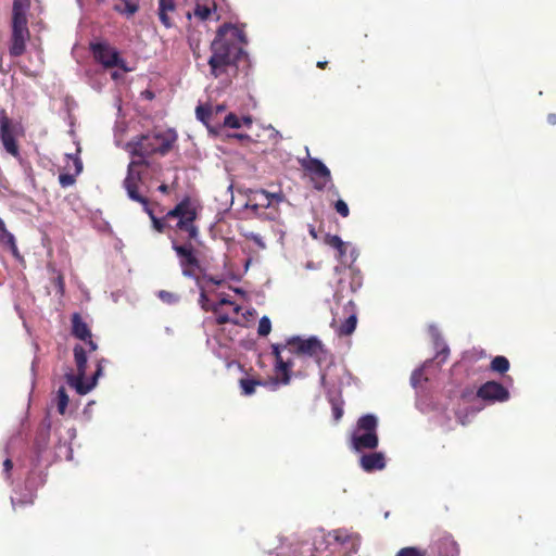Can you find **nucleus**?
<instances>
[{"label": "nucleus", "instance_id": "35", "mask_svg": "<svg viewBox=\"0 0 556 556\" xmlns=\"http://www.w3.org/2000/svg\"><path fill=\"white\" fill-rule=\"evenodd\" d=\"M285 541H287V539H281V545L279 546L280 551L277 553V556H295L298 554L299 548L293 544H290L287 553L282 552Z\"/></svg>", "mask_w": 556, "mask_h": 556}, {"label": "nucleus", "instance_id": "33", "mask_svg": "<svg viewBox=\"0 0 556 556\" xmlns=\"http://www.w3.org/2000/svg\"><path fill=\"white\" fill-rule=\"evenodd\" d=\"M224 125L230 128L238 129L241 127V122L237 115H235L233 113H229L225 117Z\"/></svg>", "mask_w": 556, "mask_h": 556}, {"label": "nucleus", "instance_id": "18", "mask_svg": "<svg viewBox=\"0 0 556 556\" xmlns=\"http://www.w3.org/2000/svg\"><path fill=\"white\" fill-rule=\"evenodd\" d=\"M70 160H72L74 165V173H61L59 175V184L62 188H67L76 182V177L83 172V162L79 157H73L72 155H67Z\"/></svg>", "mask_w": 556, "mask_h": 556}, {"label": "nucleus", "instance_id": "43", "mask_svg": "<svg viewBox=\"0 0 556 556\" xmlns=\"http://www.w3.org/2000/svg\"><path fill=\"white\" fill-rule=\"evenodd\" d=\"M547 122L551 125H556V114L555 113L548 114L547 115Z\"/></svg>", "mask_w": 556, "mask_h": 556}, {"label": "nucleus", "instance_id": "14", "mask_svg": "<svg viewBox=\"0 0 556 556\" xmlns=\"http://www.w3.org/2000/svg\"><path fill=\"white\" fill-rule=\"evenodd\" d=\"M286 346H288V345L287 344L286 345H281V344H273L271 345V354L274 355L275 362H276V366H275L276 371L279 374H282V382L285 384L289 383V381H290L289 372L293 366L292 361H283V358L281 356V350L285 349Z\"/></svg>", "mask_w": 556, "mask_h": 556}, {"label": "nucleus", "instance_id": "20", "mask_svg": "<svg viewBox=\"0 0 556 556\" xmlns=\"http://www.w3.org/2000/svg\"><path fill=\"white\" fill-rule=\"evenodd\" d=\"M176 11V4L174 0H159V18L161 23L169 28L173 26L170 13Z\"/></svg>", "mask_w": 556, "mask_h": 556}, {"label": "nucleus", "instance_id": "23", "mask_svg": "<svg viewBox=\"0 0 556 556\" xmlns=\"http://www.w3.org/2000/svg\"><path fill=\"white\" fill-rule=\"evenodd\" d=\"M490 368L491 370L503 375L509 369V361L502 355L495 356L491 361Z\"/></svg>", "mask_w": 556, "mask_h": 556}, {"label": "nucleus", "instance_id": "45", "mask_svg": "<svg viewBox=\"0 0 556 556\" xmlns=\"http://www.w3.org/2000/svg\"><path fill=\"white\" fill-rule=\"evenodd\" d=\"M328 65V62L327 61H318L317 62V67L320 68V70H325Z\"/></svg>", "mask_w": 556, "mask_h": 556}, {"label": "nucleus", "instance_id": "29", "mask_svg": "<svg viewBox=\"0 0 556 556\" xmlns=\"http://www.w3.org/2000/svg\"><path fill=\"white\" fill-rule=\"evenodd\" d=\"M159 299L166 304H176L179 302V295L166 290H161L157 293Z\"/></svg>", "mask_w": 556, "mask_h": 556}, {"label": "nucleus", "instance_id": "40", "mask_svg": "<svg viewBox=\"0 0 556 556\" xmlns=\"http://www.w3.org/2000/svg\"><path fill=\"white\" fill-rule=\"evenodd\" d=\"M13 468V463L10 458H7L4 462H3V471L4 473L7 475V478L9 479L10 478V475H11V470Z\"/></svg>", "mask_w": 556, "mask_h": 556}, {"label": "nucleus", "instance_id": "6", "mask_svg": "<svg viewBox=\"0 0 556 556\" xmlns=\"http://www.w3.org/2000/svg\"><path fill=\"white\" fill-rule=\"evenodd\" d=\"M287 345L292 353L296 355H305L314 358L318 366H321L330 358L329 351L323 342L316 337L302 339L301 337H291L287 340Z\"/></svg>", "mask_w": 556, "mask_h": 556}, {"label": "nucleus", "instance_id": "21", "mask_svg": "<svg viewBox=\"0 0 556 556\" xmlns=\"http://www.w3.org/2000/svg\"><path fill=\"white\" fill-rule=\"evenodd\" d=\"M255 198H265V202H256L252 205V208L257 207H269L274 202L279 203L285 200V194L282 192H268L267 190L261 189L255 192Z\"/></svg>", "mask_w": 556, "mask_h": 556}, {"label": "nucleus", "instance_id": "9", "mask_svg": "<svg viewBox=\"0 0 556 556\" xmlns=\"http://www.w3.org/2000/svg\"><path fill=\"white\" fill-rule=\"evenodd\" d=\"M302 166L313 175L315 189L323 190L331 181L330 170L320 160L309 157L302 162Z\"/></svg>", "mask_w": 556, "mask_h": 556}, {"label": "nucleus", "instance_id": "16", "mask_svg": "<svg viewBox=\"0 0 556 556\" xmlns=\"http://www.w3.org/2000/svg\"><path fill=\"white\" fill-rule=\"evenodd\" d=\"M0 244L8 248L14 258L18 261L23 260L18 251L15 237L7 229L5 223L2 218H0Z\"/></svg>", "mask_w": 556, "mask_h": 556}, {"label": "nucleus", "instance_id": "32", "mask_svg": "<svg viewBox=\"0 0 556 556\" xmlns=\"http://www.w3.org/2000/svg\"><path fill=\"white\" fill-rule=\"evenodd\" d=\"M211 13L212 10L206 5L197 4L194 8V15L201 21H206Z\"/></svg>", "mask_w": 556, "mask_h": 556}, {"label": "nucleus", "instance_id": "24", "mask_svg": "<svg viewBox=\"0 0 556 556\" xmlns=\"http://www.w3.org/2000/svg\"><path fill=\"white\" fill-rule=\"evenodd\" d=\"M56 401H58V412L61 414V415H64L65 412H66V408H67V405H68V402H70V397L66 393V390L64 387H61L59 390H58V393H56Z\"/></svg>", "mask_w": 556, "mask_h": 556}, {"label": "nucleus", "instance_id": "3", "mask_svg": "<svg viewBox=\"0 0 556 556\" xmlns=\"http://www.w3.org/2000/svg\"><path fill=\"white\" fill-rule=\"evenodd\" d=\"M175 136L170 132H149L141 135L130 142L127 147L132 156L128 165L127 176L124 180V187L128 189H138L141 181V173L137 169L140 166H150L149 157L157 154L165 155L173 148Z\"/></svg>", "mask_w": 556, "mask_h": 556}, {"label": "nucleus", "instance_id": "36", "mask_svg": "<svg viewBox=\"0 0 556 556\" xmlns=\"http://www.w3.org/2000/svg\"><path fill=\"white\" fill-rule=\"evenodd\" d=\"M331 404H332L333 419L336 421H339L341 419V417L343 416L342 405L339 402H337V401H332Z\"/></svg>", "mask_w": 556, "mask_h": 556}, {"label": "nucleus", "instance_id": "8", "mask_svg": "<svg viewBox=\"0 0 556 556\" xmlns=\"http://www.w3.org/2000/svg\"><path fill=\"white\" fill-rule=\"evenodd\" d=\"M90 50L94 60L100 63L104 68L118 67L124 72H129L127 63L121 58L116 48L112 47L109 42H93L90 43Z\"/></svg>", "mask_w": 556, "mask_h": 556}, {"label": "nucleus", "instance_id": "7", "mask_svg": "<svg viewBox=\"0 0 556 556\" xmlns=\"http://www.w3.org/2000/svg\"><path fill=\"white\" fill-rule=\"evenodd\" d=\"M24 136V128L21 123L13 122L4 109L0 110V141L7 153L20 157L17 138Z\"/></svg>", "mask_w": 556, "mask_h": 556}, {"label": "nucleus", "instance_id": "1", "mask_svg": "<svg viewBox=\"0 0 556 556\" xmlns=\"http://www.w3.org/2000/svg\"><path fill=\"white\" fill-rule=\"evenodd\" d=\"M128 197L143 206L149 215L153 229L163 233L170 228L176 237H170L172 249L175 251L181 273L185 277L194 278L200 269V261L194 242L199 240V227L195 225L198 212L189 198L180 201L174 208L169 210L164 217L157 218L147 197L141 195L138 189L126 190Z\"/></svg>", "mask_w": 556, "mask_h": 556}, {"label": "nucleus", "instance_id": "19", "mask_svg": "<svg viewBox=\"0 0 556 556\" xmlns=\"http://www.w3.org/2000/svg\"><path fill=\"white\" fill-rule=\"evenodd\" d=\"M30 0H14L12 7V24H28L27 11Z\"/></svg>", "mask_w": 556, "mask_h": 556}, {"label": "nucleus", "instance_id": "25", "mask_svg": "<svg viewBox=\"0 0 556 556\" xmlns=\"http://www.w3.org/2000/svg\"><path fill=\"white\" fill-rule=\"evenodd\" d=\"M261 381L255 379L243 378L240 379L241 392L243 395H252L255 392V387L260 386Z\"/></svg>", "mask_w": 556, "mask_h": 556}, {"label": "nucleus", "instance_id": "48", "mask_svg": "<svg viewBox=\"0 0 556 556\" xmlns=\"http://www.w3.org/2000/svg\"><path fill=\"white\" fill-rule=\"evenodd\" d=\"M417 376V372H414L413 376H412V382L414 386H416V380H418V377Z\"/></svg>", "mask_w": 556, "mask_h": 556}, {"label": "nucleus", "instance_id": "26", "mask_svg": "<svg viewBox=\"0 0 556 556\" xmlns=\"http://www.w3.org/2000/svg\"><path fill=\"white\" fill-rule=\"evenodd\" d=\"M195 115L199 121L208 126L213 111L208 105H198L195 109Z\"/></svg>", "mask_w": 556, "mask_h": 556}, {"label": "nucleus", "instance_id": "27", "mask_svg": "<svg viewBox=\"0 0 556 556\" xmlns=\"http://www.w3.org/2000/svg\"><path fill=\"white\" fill-rule=\"evenodd\" d=\"M326 242L338 250L340 256L345 254V243L342 241V239L339 236H328L326 239Z\"/></svg>", "mask_w": 556, "mask_h": 556}, {"label": "nucleus", "instance_id": "49", "mask_svg": "<svg viewBox=\"0 0 556 556\" xmlns=\"http://www.w3.org/2000/svg\"><path fill=\"white\" fill-rule=\"evenodd\" d=\"M417 376V372H414L413 376H412V382L414 386H416V380H418V377Z\"/></svg>", "mask_w": 556, "mask_h": 556}, {"label": "nucleus", "instance_id": "31", "mask_svg": "<svg viewBox=\"0 0 556 556\" xmlns=\"http://www.w3.org/2000/svg\"><path fill=\"white\" fill-rule=\"evenodd\" d=\"M243 236L247 240L254 242L260 249L263 250L266 248V244L260 233H256L254 231H247L244 232Z\"/></svg>", "mask_w": 556, "mask_h": 556}, {"label": "nucleus", "instance_id": "38", "mask_svg": "<svg viewBox=\"0 0 556 556\" xmlns=\"http://www.w3.org/2000/svg\"><path fill=\"white\" fill-rule=\"evenodd\" d=\"M199 302H200V304H201V306H202V308H203L204 311H210V309H211V307H208V306H207L208 298H207V295H206L205 291H202V292L200 293V300H199Z\"/></svg>", "mask_w": 556, "mask_h": 556}, {"label": "nucleus", "instance_id": "2", "mask_svg": "<svg viewBox=\"0 0 556 556\" xmlns=\"http://www.w3.org/2000/svg\"><path fill=\"white\" fill-rule=\"evenodd\" d=\"M247 38L242 29L231 23L220 25L210 46L211 55L207 64L211 75L218 78L229 70L237 72L241 60L248 58L243 48Z\"/></svg>", "mask_w": 556, "mask_h": 556}, {"label": "nucleus", "instance_id": "42", "mask_svg": "<svg viewBox=\"0 0 556 556\" xmlns=\"http://www.w3.org/2000/svg\"><path fill=\"white\" fill-rule=\"evenodd\" d=\"M84 342L88 346V351L87 352L91 353V352H94V351L98 350V344H97V342L93 341L92 336L89 339H87V341H84Z\"/></svg>", "mask_w": 556, "mask_h": 556}, {"label": "nucleus", "instance_id": "12", "mask_svg": "<svg viewBox=\"0 0 556 556\" xmlns=\"http://www.w3.org/2000/svg\"><path fill=\"white\" fill-rule=\"evenodd\" d=\"M432 551L437 556H459L460 552L457 542L448 533L442 534L434 541Z\"/></svg>", "mask_w": 556, "mask_h": 556}, {"label": "nucleus", "instance_id": "46", "mask_svg": "<svg viewBox=\"0 0 556 556\" xmlns=\"http://www.w3.org/2000/svg\"><path fill=\"white\" fill-rule=\"evenodd\" d=\"M208 281H211L212 283H214V285H216V286H219V285H220V282H222L220 280H218V279H216V278H214V277H210V278H208Z\"/></svg>", "mask_w": 556, "mask_h": 556}, {"label": "nucleus", "instance_id": "5", "mask_svg": "<svg viewBox=\"0 0 556 556\" xmlns=\"http://www.w3.org/2000/svg\"><path fill=\"white\" fill-rule=\"evenodd\" d=\"M378 419L375 415L367 414L357 420L356 429L351 437V446L356 452L375 450L379 444L377 433Z\"/></svg>", "mask_w": 556, "mask_h": 556}, {"label": "nucleus", "instance_id": "10", "mask_svg": "<svg viewBox=\"0 0 556 556\" xmlns=\"http://www.w3.org/2000/svg\"><path fill=\"white\" fill-rule=\"evenodd\" d=\"M9 52L13 58L23 55L26 51V42L30 37L28 24H12Z\"/></svg>", "mask_w": 556, "mask_h": 556}, {"label": "nucleus", "instance_id": "17", "mask_svg": "<svg viewBox=\"0 0 556 556\" xmlns=\"http://www.w3.org/2000/svg\"><path fill=\"white\" fill-rule=\"evenodd\" d=\"M72 323V334L81 340L87 341L92 334L87 323L84 321L83 317L78 313H74L71 318Z\"/></svg>", "mask_w": 556, "mask_h": 556}, {"label": "nucleus", "instance_id": "50", "mask_svg": "<svg viewBox=\"0 0 556 556\" xmlns=\"http://www.w3.org/2000/svg\"><path fill=\"white\" fill-rule=\"evenodd\" d=\"M24 74H25V75H27V76H29V77H35V76H36L35 74L29 73V72H27V71H24Z\"/></svg>", "mask_w": 556, "mask_h": 556}, {"label": "nucleus", "instance_id": "39", "mask_svg": "<svg viewBox=\"0 0 556 556\" xmlns=\"http://www.w3.org/2000/svg\"><path fill=\"white\" fill-rule=\"evenodd\" d=\"M230 321H231V319L227 314H217V316L215 318V323L217 325H224V324H227Z\"/></svg>", "mask_w": 556, "mask_h": 556}, {"label": "nucleus", "instance_id": "41", "mask_svg": "<svg viewBox=\"0 0 556 556\" xmlns=\"http://www.w3.org/2000/svg\"><path fill=\"white\" fill-rule=\"evenodd\" d=\"M225 304H232V302L228 299H222L218 303H215L214 305L211 306V311H213L214 313H218L219 306Z\"/></svg>", "mask_w": 556, "mask_h": 556}, {"label": "nucleus", "instance_id": "11", "mask_svg": "<svg viewBox=\"0 0 556 556\" xmlns=\"http://www.w3.org/2000/svg\"><path fill=\"white\" fill-rule=\"evenodd\" d=\"M477 396L485 402H506L509 400L510 394L507 388L502 383L491 380L481 384L477 390Z\"/></svg>", "mask_w": 556, "mask_h": 556}, {"label": "nucleus", "instance_id": "44", "mask_svg": "<svg viewBox=\"0 0 556 556\" xmlns=\"http://www.w3.org/2000/svg\"><path fill=\"white\" fill-rule=\"evenodd\" d=\"M157 190L162 193H168L169 192V187L166 185V184H162L159 186Z\"/></svg>", "mask_w": 556, "mask_h": 556}, {"label": "nucleus", "instance_id": "52", "mask_svg": "<svg viewBox=\"0 0 556 556\" xmlns=\"http://www.w3.org/2000/svg\"><path fill=\"white\" fill-rule=\"evenodd\" d=\"M117 77H118L117 73H113V74H112V78H113V79H116Z\"/></svg>", "mask_w": 556, "mask_h": 556}, {"label": "nucleus", "instance_id": "47", "mask_svg": "<svg viewBox=\"0 0 556 556\" xmlns=\"http://www.w3.org/2000/svg\"><path fill=\"white\" fill-rule=\"evenodd\" d=\"M98 362H101V376H102L103 375L104 364L108 363V361L105 358H100Z\"/></svg>", "mask_w": 556, "mask_h": 556}, {"label": "nucleus", "instance_id": "30", "mask_svg": "<svg viewBox=\"0 0 556 556\" xmlns=\"http://www.w3.org/2000/svg\"><path fill=\"white\" fill-rule=\"evenodd\" d=\"M271 330V321L267 316H263L258 321L257 333L261 337L269 334Z\"/></svg>", "mask_w": 556, "mask_h": 556}, {"label": "nucleus", "instance_id": "37", "mask_svg": "<svg viewBox=\"0 0 556 556\" xmlns=\"http://www.w3.org/2000/svg\"><path fill=\"white\" fill-rule=\"evenodd\" d=\"M125 3V11L132 15L139 10V5L134 0H122Z\"/></svg>", "mask_w": 556, "mask_h": 556}, {"label": "nucleus", "instance_id": "34", "mask_svg": "<svg viewBox=\"0 0 556 556\" xmlns=\"http://www.w3.org/2000/svg\"><path fill=\"white\" fill-rule=\"evenodd\" d=\"M334 208H336L337 213L339 215H341L342 217H348L350 214L349 206L343 200H338L334 203Z\"/></svg>", "mask_w": 556, "mask_h": 556}, {"label": "nucleus", "instance_id": "53", "mask_svg": "<svg viewBox=\"0 0 556 556\" xmlns=\"http://www.w3.org/2000/svg\"><path fill=\"white\" fill-rule=\"evenodd\" d=\"M244 121H245V123H251L250 118H245Z\"/></svg>", "mask_w": 556, "mask_h": 556}, {"label": "nucleus", "instance_id": "28", "mask_svg": "<svg viewBox=\"0 0 556 556\" xmlns=\"http://www.w3.org/2000/svg\"><path fill=\"white\" fill-rule=\"evenodd\" d=\"M395 556H427V551L415 546L401 548Z\"/></svg>", "mask_w": 556, "mask_h": 556}, {"label": "nucleus", "instance_id": "4", "mask_svg": "<svg viewBox=\"0 0 556 556\" xmlns=\"http://www.w3.org/2000/svg\"><path fill=\"white\" fill-rule=\"evenodd\" d=\"M74 359L77 368V374H66L67 383L73 387L76 392L80 395L89 393L101 377V362H97V369L92 375L90 381L86 382V370H87V350L84 346L76 344L74 346Z\"/></svg>", "mask_w": 556, "mask_h": 556}, {"label": "nucleus", "instance_id": "13", "mask_svg": "<svg viewBox=\"0 0 556 556\" xmlns=\"http://www.w3.org/2000/svg\"><path fill=\"white\" fill-rule=\"evenodd\" d=\"M359 466L366 472L382 470L386 467V457L381 452L363 454L359 458Z\"/></svg>", "mask_w": 556, "mask_h": 556}, {"label": "nucleus", "instance_id": "22", "mask_svg": "<svg viewBox=\"0 0 556 556\" xmlns=\"http://www.w3.org/2000/svg\"><path fill=\"white\" fill-rule=\"evenodd\" d=\"M357 325V316L355 313L351 314L338 328L337 333L340 337L351 336Z\"/></svg>", "mask_w": 556, "mask_h": 556}, {"label": "nucleus", "instance_id": "51", "mask_svg": "<svg viewBox=\"0 0 556 556\" xmlns=\"http://www.w3.org/2000/svg\"><path fill=\"white\" fill-rule=\"evenodd\" d=\"M254 199L257 201V202H265V198H255Z\"/></svg>", "mask_w": 556, "mask_h": 556}, {"label": "nucleus", "instance_id": "15", "mask_svg": "<svg viewBox=\"0 0 556 556\" xmlns=\"http://www.w3.org/2000/svg\"><path fill=\"white\" fill-rule=\"evenodd\" d=\"M336 540L342 545L344 553H356L361 545V536L357 533H349L346 531H337Z\"/></svg>", "mask_w": 556, "mask_h": 556}]
</instances>
